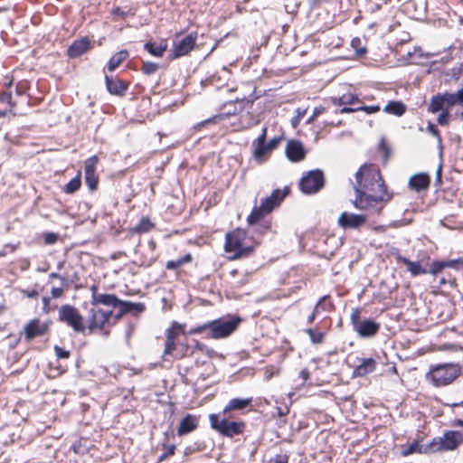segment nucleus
<instances>
[{"instance_id":"1","label":"nucleus","mask_w":463,"mask_h":463,"mask_svg":"<svg viewBox=\"0 0 463 463\" xmlns=\"http://www.w3.org/2000/svg\"><path fill=\"white\" fill-rule=\"evenodd\" d=\"M355 199L353 202L355 208L369 210L375 208L379 213L383 203L391 199L382 178L379 168L373 164H364L355 174Z\"/></svg>"},{"instance_id":"2","label":"nucleus","mask_w":463,"mask_h":463,"mask_svg":"<svg viewBox=\"0 0 463 463\" xmlns=\"http://www.w3.org/2000/svg\"><path fill=\"white\" fill-rule=\"evenodd\" d=\"M241 322L240 317L218 318L191 328L189 335L204 334L205 337L221 339L231 335Z\"/></svg>"},{"instance_id":"3","label":"nucleus","mask_w":463,"mask_h":463,"mask_svg":"<svg viewBox=\"0 0 463 463\" xmlns=\"http://www.w3.org/2000/svg\"><path fill=\"white\" fill-rule=\"evenodd\" d=\"M289 193V188L285 187L283 191L275 189L271 194L261 201L259 207H255L248 217V222L254 224L260 221L264 215L270 213L278 207Z\"/></svg>"},{"instance_id":"4","label":"nucleus","mask_w":463,"mask_h":463,"mask_svg":"<svg viewBox=\"0 0 463 463\" xmlns=\"http://www.w3.org/2000/svg\"><path fill=\"white\" fill-rule=\"evenodd\" d=\"M460 373V367L456 364H439L431 367L428 373L433 385L446 386L451 383Z\"/></svg>"},{"instance_id":"5","label":"nucleus","mask_w":463,"mask_h":463,"mask_svg":"<svg viewBox=\"0 0 463 463\" xmlns=\"http://www.w3.org/2000/svg\"><path fill=\"white\" fill-rule=\"evenodd\" d=\"M209 420L213 430L227 438L240 435L245 429V423L243 421H232L224 416L222 417L220 414H210Z\"/></svg>"},{"instance_id":"6","label":"nucleus","mask_w":463,"mask_h":463,"mask_svg":"<svg viewBox=\"0 0 463 463\" xmlns=\"http://www.w3.org/2000/svg\"><path fill=\"white\" fill-rule=\"evenodd\" d=\"M463 443V435L459 431L446 430L441 437L431 439L432 454L437 452L449 451L456 449Z\"/></svg>"},{"instance_id":"7","label":"nucleus","mask_w":463,"mask_h":463,"mask_svg":"<svg viewBox=\"0 0 463 463\" xmlns=\"http://www.w3.org/2000/svg\"><path fill=\"white\" fill-rule=\"evenodd\" d=\"M350 320L354 330L361 337H372L380 330V324L374 320L370 318L361 320L360 310L358 308L352 311Z\"/></svg>"},{"instance_id":"8","label":"nucleus","mask_w":463,"mask_h":463,"mask_svg":"<svg viewBox=\"0 0 463 463\" xmlns=\"http://www.w3.org/2000/svg\"><path fill=\"white\" fill-rule=\"evenodd\" d=\"M325 185L324 173L320 169L307 172L299 181L300 191L305 194L319 192Z\"/></svg>"},{"instance_id":"9","label":"nucleus","mask_w":463,"mask_h":463,"mask_svg":"<svg viewBox=\"0 0 463 463\" xmlns=\"http://www.w3.org/2000/svg\"><path fill=\"white\" fill-rule=\"evenodd\" d=\"M59 320L72 327L75 332L83 333L85 330L83 317L73 306H61L59 309Z\"/></svg>"},{"instance_id":"10","label":"nucleus","mask_w":463,"mask_h":463,"mask_svg":"<svg viewBox=\"0 0 463 463\" xmlns=\"http://www.w3.org/2000/svg\"><path fill=\"white\" fill-rule=\"evenodd\" d=\"M112 316V310L103 309L99 307L92 306L89 312V329L90 331L97 328L103 330L105 325L109 323V318Z\"/></svg>"},{"instance_id":"11","label":"nucleus","mask_w":463,"mask_h":463,"mask_svg":"<svg viewBox=\"0 0 463 463\" xmlns=\"http://www.w3.org/2000/svg\"><path fill=\"white\" fill-rule=\"evenodd\" d=\"M196 39L197 33H191L180 41H174L171 59H177L188 54L194 48Z\"/></svg>"},{"instance_id":"12","label":"nucleus","mask_w":463,"mask_h":463,"mask_svg":"<svg viewBox=\"0 0 463 463\" xmlns=\"http://www.w3.org/2000/svg\"><path fill=\"white\" fill-rule=\"evenodd\" d=\"M367 221L365 214H356L348 212H344L338 218V225L345 229L357 230L362 227Z\"/></svg>"},{"instance_id":"13","label":"nucleus","mask_w":463,"mask_h":463,"mask_svg":"<svg viewBox=\"0 0 463 463\" xmlns=\"http://www.w3.org/2000/svg\"><path fill=\"white\" fill-rule=\"evenodd\" d=\"M286 156L291 162H300L306 156V150L301 141L290 139L285 148Z\"/></svg>"},{"instance_id":"14","label":"nucleus","mask_w":463,"mask_h":463,"mask_svg":"<svg viewBox=\"0 0 463 463\" xmlns=\"http://www.w3.org/2000/svg\"><path fill=\"white\" fill-rule=\"evenodd\" d=\"M99 162V158L97 156H92L88 158L85 162L84 166V174H85V183L88 185L89 189L93 191L97 189L98 186V177L96 175V165Z\"/></svg>"},{"instance_id":"15","label":"nucleus","mask_w":463,"mask_h":463,"mask_svg":"<svg viewBox=\"0 0 463 463\" xmlns=\"http://www.w3.org/2000/svg\"><path fill=\"white\" fill-rule=\"evenodd\" d=\"M194 350L192 346H190L187 343L181 342H173L172 349L169 352H166V345H165V349L163 352V356L165 360L169 361V357L173 359H181L184 356L192 354Z\"/></svg>"},{"instance_id":"16","label":"nucleus","mask_w":463,"mask_h":463,"mask_svg":"<svg viewBox=\"0 0 463 463\" xmlns=\"http://www.w3.org/2000/svg\"><path fill=\"white\" fill-rule=\"evenodd\" d=\"M245 233L241 230H235L228 232L225 237L224 250L227 253L234 254L242 244Z\"/></svg>"},{"instance_id":"17","label":"nucleus","mask_w":463,"mask_h":463,"mask_svg":"<svg viewBox=\"0 0 463 463\" xmlns=\"http://www.w3.org/2000/svg\"><path fill=\"white\" fill-rule=\"evenodd\" d=\"M47 330L46 324L41 323L39 319H33L24 326L25 339L30 341L37 336L43 335Z\"/></svg>"},{"instance_id":"18","label":"nucleus","mask_w":463,"mask_h":463,"mask_svg":"<svg viewBox=\"0 0 463 463\" xmlns=\"http://www.w3.org/2000/svg\"><path fill=\"white\" fill-rule=\"evenodd\" d=\"M106 88L108 91L116 96H123L128 88L127 81L111 76H105Z\"/></svg>"},{"instance_id":"19","label":"nucleus","mask_w":463,"mask_h":463,"mask_svg":"<svg viewBox=\"0 0 463 463\" xmlns=\"http://www.w3.org/2000/svg\"><path fill=\"white\" fill-rule=\"evenodd\" d=\"M181 335H185V325L174 321L171 327L165 331L166 340L165 345H166V352L172 349L173 342H176L178 336Z\"/></svg>"},{"instance_id":"20","label":"nucleus","mask_w":463,"mask_h":463,"mask_svg":"<svg viewBox=\"0 0 463 463\" xmlns=\"http://www.w3.org/2000/svg\"><path fill=\"white\" fill-rule=\"evenodd\" d=\"M199 418L193 414H186L180 421L177 435L184 436L195 430L198 427Z\"/></svg>"},{"instance_id":"21","label":"nucleus","mask_w":463,"mask_h":463,"mask_svg":"<svg viewBox=\"0 0 463 463\" xmlns=\"http://www.w3.org/2000/svg\"><path fill=\"white\" fill-rule=\"evenodd\" d=\"M90 47V42L87 37L75 40L68 48L67 54L70 58H78L85 53Z\"/></svg>"},{"instance_id":"22","label":"nucleus","mask_w":463,"mask_h":463,"mask_svg":"<svg viewBox=\"0 0 463 463\" xmlns=\"http://www.w3.org/2000/svg\"><path fill=\"white\" fill-rule=\"evenodd\" d=\"M430 178L426 173L413 175L409 180V187L416 192L425 191L429 188Z\"/></svg>"},{"instance_id":"23","label":"nucleus","mask_w":463,"mask_h":463,"mask_svg":"<svg viewBox=\"0 0 463 463\" xmlns=\"http://www.w3.org/2000/svg\"><path fill=\"white\" fill-rule=\"evenodd\" d=\"M120 299L115 294H100L92 296L91 306L103 305L107 307H118Z\"/></svg>"},{"instance_id":"24","label":"nucleus","mask_w":463,"mask_h":463,"mask_svg":"<svg viewBox=\"0 0 463 463\" xmlns=\"http://www.w3.org/2000/svg\"><path fill=\"white\" fill-rule=\"evenodd\" d=\"M375 368L376 361L373 358L363 359L362 363L354 369L352 376L353 378L364 377L373 373Z\"/></svg>"},{"instance_id":"25","label":"nucleus","mask_w":463,"mask_h":463,"mask_svg":"<svg viewBox=\"0 0 463 463\" xmlns=\"http://www.w3.org/2000/svg\"><path fill=\"white\" fill-rule=\"evenodd\" d=\"M144 50L152 56L158 58L162 57L167 50V41L165 39H162L158 43L148 41L144 44Z\"/></svg>"},{"instance_id":"26","label":"nucleus","mask_w":463,"mask_h":463,"mask_svg":"<svg viewBox=\"0 0 463 463\" xmlns=\"http://www.w3.org/2000/svg\"><path fill=\"white\" fill-rule=\"evenodd\" d=\"M397 260L405 264L407 266V269L413 277L428 273V270L425 269L419 261H411L408 258L401 255L397 256Z\"/></svg>"},{"instance_id":"27","label":"nucleus","mask_w":463,"mask_h":463,"mask_svg":"<svg viewBox=\"0 0 463 463\" xmlns=\"http://www.w3.org/2000/svg\"><path fill=\"white\" fill-rule=\"evenodd\" d=\"M332 103L334 105L337 106H343L344 107H351L352 105H354L356 103H361L359 100L357 95L348 92L343 94L341 97H333L331 98Z\"/></svg>"},{"instance_id":"28","label":"nucleus","mask_w":463,"mask_h":463,"mask_svg":"<svg viewBox=\"0 0 463 463\" xmlns=\"http://www.w3.org/2000/svg\"><path fill=\"white\" fill-rule=\"evenodd\" d=\"M407 107L402 101L391 100L383 108V111L388 114L401 117L406 112Z\"/></svg>"},{"instance_id":"29","label":"nucleus","mask_w":463,"mask_h":463,"mask_svg":"<svg viewBox=\"0 0 463 463\" xmlns=\"http://www.w3.org/2000/svg\"><path fill=\"white\" fill-rule=\"evenodd\" d=\"M251 403V399H241V398H234L232 399L227 405L223 409V413H226L231 411L236 410H243L250 406Z\"/></svg>"},{"instance_id":"30","label":"nucleus","mask_w":463,"mask_h":463,"mask_svg":"<svg viewBox=\"0 0 463 463\" xmlns=\"http://www.w3.org/2000/svg\"><path fill=\"white\" fill-rule=\"evenodd\" d=\"M118 307H121L122 313H142L146 307L143 303H134L131 301H124L120 300V303L118 304Z\"/></svg>"},{"instance_id":"31","label":"nucleus","mask_w":463,"mask_h":463,"mask_svg":"<svg viewBox=\"0 0 463 463\" xmlns=\"http://www.w3.org/2000/svg\"><path fill=\"white\" fill-rule=\"evenodd\" d=\"M129 53L127 50H121L111 56L108 62V70L114 71L127 58Z\"/></svg>"},{"instance_id":"32","label":"nucleus","mask_w":463,"mask_h":463,"mask_svg":"<svg viewBox=\"0 0 463 463\" xmlns=\"http://www.w3.org/2000/svg\"><path fill=\"white\" fill-rule=\"evenodd\" d=\"M409 447L414 454H432L430 441L427 444H422V439H414Z\"/></svg>"},{"instance_id":"33","label":"nucleus","mask_w":463,"mask_h":463,"mask_svg":"<svg viewBox=\"0 0 463 463\" xmlns=\"http://www.w3.org/2000/svg\"><path fill=\"white\" fill-rule=\"evenodd\" d=\"M380 110V106L373 105V106H357V107H344L339 112L340 113H352L356 111H364L367 114H373Z\"/></svg>"},{"instance_id":"34","label":"nucleus","mask_w":463,"mask_h":463,"mask_svg":"<svg viewBox=\"0 0 463 463\" xmlns=\"http://www.w3.org/2000/svg\"><path fill=\"white\" fill-rule=\"evenodd\" d=\"M442 97L449 107H452L457 103L463 104V88L456 93L445 92L442 94Z\"/></svg>"},{"instance_id":"35","label":"nucleus","mask_w":463,"mask_h":463,"mask_svg":"<svg viewBox=\"0 0 463 463\" xmlns=\"http://www.w3.org/2000/svg\"><path fill=\"white\" fill-rule=\"evenodd\" d=\"M154 228V223L149 218L144 217L140 222L132 229L135 233H146Z\"/></svg>"},{"instance_id":"36","label":"nucleus","mask_w":463,"mask_h":463,"mask_svg":"<svg viewBox=\"0 0 463 463\" xmlns=\"http://www.w3.org/2000/svg\"><path fill=\"white\" fill-rule=\"evenodd\" d=\"M253 148V157L255 160L259 162H262L265 156L271 152V149H268L267 144L263 143L257 146H252Z\"/></svg>"},{"instance_id":"37","label":"nucleus","mask_w":463,"mask_h":463,"mask_svg":"<svg viewBox=\"0 0 463 463\" xmlns=\"http://www.w3.org/2000/svg\"><path fill=\"white\" fill-rule=\"evenodd\" d=\"M444 104H445V101L442 97V94H438L436 96H433L430 99L429 110L432 113L439 112V110L442 109Z\"/></svg>"},{"instance_id":"38","label":"nucleus","mask_w":463,"mask_h":463,"mask_svg":"<svg viewBox=\"0 0 463 463\" xmlns=\"http://www.w3.org/2000/svg\"><path fill=\"white\" fill-rule=\"evenodd\" d=\"M81 185L80 175L73 177L64 187L63 192L66 194H73L80 189Z\"/></svg>"},{"instance_id":"39","label":"nucleus","mask_w":463,"mask_h":463,"mask_svg":"<svg viewBox=\"0 0 463 463\" xmlns=\"http://www.w3.org/2000/svg\"><path fill=\"white\" fill-rule=\"evenodd\" d=\"M306 333L308 335L312 344L318 345L323 343L325 337V334L323 332L310 327L306 329Z\"/></svg>"},{"instance_id":"40","label":"nucleus","mask_w":463,"mask_h":463,"mask_svg":"<svg viewBox=\"0 0 463 463\" xmlns=\"http://www.w3.org/2000/svg\"><path fill=\"white\" fill-rule=\"evenodd\" d=\"M254 250V247L252 246H244L243 244L232 254L230 258L232 260L245 258L250 256Z\"/></svg>"},{"instance_id":"41","label":"nucleus","mask_w":463,"mask_h":463,"mask_svg":"<svg viewBox=\"0 0 463 463\" xmlns=\"http://www.w3.org/2000/svg\"><path fill=\"white\" fill-rule=\"evenodd\" d=\"M159 68H160L159 63L153 62V61H143L142 67H141V71L143 74L149 76V75L156 73Z\"/></svg>"},{"instance_id":"42","label":"nucleus","mask_w":463,"mask_h":463,"mask_svg":"<svg viewBox=\"0 0 463 463\" xmlns=\"http://www.w3.org/2000/svg\"><path fill=\"white\" fill-rule=\"evenodd\" d=\"M378 151L383 155V163L386 164L391 154V149L386 144L384 138L381 139L378 146Z\"/></svg>"},{"instance_id":"43","label":"nucleus","mask_w":463,"mask_h":463,"mask_svg":"<svg viewBox=\"0 0 463 463\" xmlns=\"http://www.w3.org/2000/svg\"><path fill=\"white\" fill-rule=\"evenodd\" d=\"M328 296L322 297L316 304L313 311L315 314L319 315L321 312L327 310V304L326 303V300L327 299Z\"/></svg>"},{"instance_id":"44","label":"nucleus","mask_w":463,"mask_h":463,"mask_svg":"<svg viewBox=\"0 0 463 463\" xmlns=\"http://www.w3.org/2000/svg\"><path fill=\"white\" fill-rule=\"evenodd\" d=\"M111 14L114 16V19H125L128 15H133L134 14L131 13L130 10L124 11L120 7H116L112 10Z\"/></svg>"},{"instance_id":"45","label":"nucleus","mask_w":463,"mask_h":463,"mask_svg":"<svg viewBox=\"0 0 463 463\" xmlns=\"http://www.w3.org/2000/svg\"><path fill=\"white\" fill-rule=\"evenodd\" d=\"M446 267L444 261H433L430 266V269L428 272L432 275H437L438 273L441 272Z\"/></svg>"},{"instance_id":"46","label":"nucleus","mask_w":463,"mask_h":463,"mask_svg":"<svg viewBox=\"0 0 463 463\" xmlns=\"http://www.w3.org/2000/svg\"><path fill=\"white\" fill-rule=\"evenodd\" d=\"M427 129L432 136H434L437 138L439 144H441V137L437 127L431 122H429Z\"/></svg>"},{"instance_id":"47","label":"nucleus","mask_w":463,"mask_h":463,"mask_svg":"<svg viewBox=\"0 0 463 463\" xmlns=\"http://www.w3.org/2000/svg\"><path fill=\"white\" fill-rule=\"evenodd\" d=\"M445 267L459 269L463 268V259L450 260L448 261H444Z\"/></svg>"},{"instance_id":"48","label":"nucleus","mask_w":463,"mask_h":463,"mask_svg":"<svg viewBox=\"0 0 463 463\" xmlns=\"http://www.w3.org/2000/svg\"><path fill=\"white\" fill-rule=\"evenodd\" d=\"M54 352L56 356L59 359H67L70 357V352L67 350H64L63 348L60 347L59 345L54 346Z\"/></svg>"},{"instance_id":"49","label":"nucleus","mask_w":463,"mask_h":463,"mask_svg":"<svg viewBox=\"0 0 463 463\" xmlns=\"http://www.w3.org/2000/svg\"><path fill=\"white\" fill-rule=\"evenodd\" d=\"M449 112L448 109L443 110L438 117V123L441 126L449 124Z\"/></svg>"},{"instance_id":"50","label":"nucleus","mask_w":463,"mask_h":463,"mask_svg":"<svg viewBox=\"0 0 463 463\" xmlns=\"http://www.w3.org/2000/svg\"><path fill=\"white\" fill-rule=\"evenodd\" d=\"M266 138H267V128H263L261 134L256 139H254L252 141L251 146L266 143Z\"/></svg>"},{"instance_id":"51","label":"nucleus","mask_w":463,"mask_h":463,"mask_svg":"<svg viewBox=\"0 0 463 463\" xmlns=\"http://www.w3.org/2000/svg\"><path fill=\"white\" fill-rule=\"evenodd\" d=\"M175 445H170L166 448V450L165 452H164L163 454H161L158 458V462H161L163 460H165L168 456H172L175 454Z\"/></svg>"},{"instance_id":"52","label":"nucleus","mask_w":463,"mask_h":463,"mask_svg":"<svg viewBox=\"0 0 463 463\" xmlns=\"http://www.w3.org/2000/svg\"><path fill=\"white\" fill-rule=\"evenodd\" d=\"M58 240V234L54 233V232H48V233H45L44 235V242L46 244H53L57 241Z\"/></svg>"},{"instance_id":"53","label":"nucleus","mask_w":463,"mask_h":463,"mask_svg":"<svg viewBox=\"0 0 463 463\" xmlns=\"http://www.w3.org/2000/svg\"><path fill=\"white\" fill-rule=\"evenodd\" d=\"M280 141V137H274L268 143L266 142L268 149H271V151L274 150L275 148H277Z\"/></svg>"},{"instance_id":"54","label":"nucleus","mask_w":463,"mask_h":463,"mask_svg":"<svg viewBox=\"0 0 463 463\" xmlns=\"http://www.w3.org/2000/svg\"><path fill=\"white\" fill-rule=\"evenodd\" d=\"M325 108L323 106H318V107H316L313 110V113L312 115L310 116V118L307 119V122H311L313 121L316 118H317L319 115H321L322 113H324L325 111Z\"/></svg>"},{"instance_id":"55","label":"nucleus","mask_w":463,"mask_h":463,"mask_svg":"<svg viewBox=\"0 0 463 463\" xmlns=\"http://www.w3.org/2000/svg\"><path fill=\"white\" fill-rule=\"evenodd\" d=\"M289 412V408L288 406L284 407H277L276 413L279 418H285Z\"/></svg>"},{"instance_id":"56","label":"nucleus","mask_w":463,"mask_h":463,"mask_svg":"<svg viewBox=\"0 0 463 463\" xmlns=\"http://www.w3.org/2000/svg\"><path fill=\"white\" fill-rule=\"evenodd\" d=\"M184 263V260H177L176 261L175 260H169L167 263H166V269H176L177 267H179L180 265H182Z\"/></svg>"},{"instance_id":"57","label":"nucleus","mask_w":463,"mask_h":463,"mask_svg":"<svg viewBox=\"0 0 463 463\" xmlns=\"http://www.w3.org/2000/svg\"><path fill=\"white\" fill-rule=\"evenodd\" d=\"M289 457L287 454L277 455L274 463H288Z\"/></svg>"},{"instance_id":"58","label":"nucleus","mask_w":463,"mask_h":463,"mask_svg":"<svg viewBox=\"0 0 463 463\" xmlns=\"http://www.w3.org/2000/svg\"><path fill=\"white\" fill-rule=\"evenodd\" d=\"M0 101L10 104L12 101V94L8 92H4L0 94Z\"/></svg>"},{"instance_id":"59","label":"nucleus","mask_w":463,"mask_h":463,"mask_svg":"<svg viewBox=\"0 0 463 463\" xmlns=\"http://www.w3.org/2000/svg\"><path fill=\"white\" fill-rule=\"evenodd\" d=\"M62 293L63 289L61 288H52L51 290L52 297L54 298H61Z\"/></svg>"},{"instance_id":"60","label":"nucleus","mask_w":463,"mask_h":463,"mask_svg":"<svg viewBox=\"0 0 463 463\" xmlns=\"http://www.w3.org/2000/svg\"><path fill=\"white\" fill-rule=\"evenodd\" d=\"M134 330H135V326L133 324H128L127 326V329H126V339L127 341L128 342L130 336L132 335V334L134 333Z\"/></svg>"},{"instance_id":"61","label":"nucleus","mask_w":463,"mask_h":463,"mask_svg":"<svg viewBox=\"0 0 463 463\" xmlns=\"http://www.w3.org/2000/svg\"><path fill=\"white\" fill-rule=\"evenodd\" d=\"M441 173H442V165H439L436 171V176H435V181L438 184H441V183H442Z\"/></svg>"},{"instance_id":"62","label":"nucleus","mask_w":463,"mask_h":463,"mask_svg":"<svg viewBox=\"0 0 463 463\" xmlns=\"http://www.w3.org/2000/svg\"><path fill=\"white\" fill-rule=\"evenodd\" d=\"M194 347H192V349L194 351V349L196 350H199V351H204V349L206 348V345L203 343H200L199 341L197 340H194Z\"/></svg>"},{"instance_id":"63","label":"nucleus","mask_w":463,"mask_h":463,"mask_svg":"<svg viewBox=\"0 0 463 463\" xmlns=\"http://www.w3.org/2000/svg\"><path fill=\"white\" fill-rule=\"evenodd\" d=\"M24 293L29 298H34L38 296V292L35 289L33 290H24Z\"/></svg>"},{"instance_id":"64","label":"nucleus","mask_w":463,"mask_h":463,"mask_svg":"<svg viewBox=\"0 0 463 463\" xmlns=\"http://www.w3.org/2000/svg\"><path fill=\"white\" fill-rule=\"evenodd\" d=\"M412 454H414V453H413V451L411 449V448L409 446L407 448L402 449V451H401V455L402 457H408V456L412 455Z\"/></svg>"}]
</instances>
